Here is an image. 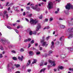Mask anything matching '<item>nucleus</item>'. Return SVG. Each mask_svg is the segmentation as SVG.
I'll list each match as a JSON object with an SVG mask.
<instances>
[{
  "label": "nucleus",
  "mask_w": 73,
  "mask_h": 73,
  "mask_svg": "<svg viewBox=\"0 0 73 73\" xmlns=\"http://www.w3.org/2000/svg\"><path fill=\"white\" fill-rule=\"evenodd\" d=\"M73 28L72 27L68 29V31L69 33V36L68 37V38L70 39L73 37V31H72Z\"/></svg>",
  "instance_id": "f257e3e1"
},
{
  "label": "nucleus",
  "mask_w": 73,
  "mask_h": 73,
  "mask_svg": "<svg viewBox=\"0 0 73 73\" xmlns=\"http://www.w3.org/2000/svg\"><path fill=\"white\" fill-rule=\"evenodd\" d=\"M44 38H45V36H44L42 37V39L40 40V42H43L42 44V46H45V48H46L48 46V44H46V42H44L45 40H44Z\"/></svg>",
  "instance_id": "f03ea898"
},
{
  "label": "nucleus",
  "mask_w": 73,
  "mask_h": 73,
  "mask_svg": "<svg viewBox=\"0 0 73 73\" xmlns=\"http://www.w3.org/2000/svg\"><path fill=\"white\" fill-rule=\"evenodd\" d=\"M73 6L71 5L70 3H68L67 5L66 6V9H73Z\"/></svg>",
  "instance_id": "7ed1b4c3"
},
{
  "label": "nucleus",
  "mask_w": 73,
  "mask_h": 73,
  "mask_svg": "<svg viewBox=\"0 0 73 73\" xmlns=\"http://www.w3.org/2000/svg\"><path fill=\"white\" fill-rule=\"evenodd\" d=\"M47 8H48V10H50V9L53 8V3L52 2H50L48 4Z\"/></svg>",
  "instance_id": "20e7f679"
},
{
  "label": "nucleus",
  "mask_w": 73,
  "mask_h": 73,
  "mask_svg": "<svg viewBox=\"0 0 73 73\" xmlns=\"http://www.w3.org/2000/svg\"><path fill=\"white\" fill-rule=\"evenodd\" d=\"M0 40L1 42L3 44H5L6 42H7V44H9L10 43V42L8 40H7V41L5 39L3 40L2 39H0Z\"/></svg>",
  "instance_id": "39448f33"
},
{
  "label": "nucleus",
  "mask_w": 73,
  "mask_h": 73,
  "mask_svg": "<svg viewBox=\"0 0 73 73\" xmlns=\"http://www.w3.org/2000/svg\"><path fill=\"white\" fill-rule=\"evenodd\" d=\"M30 23L33 25H35L37 23V21H36L32 19H30Z\"/></svg>",
  "instance_id": "423d86ee"
},
{
  "label": "nucleus",
  "mask_w": 73,
  "mask_h": 73,
  "mask_svg": "<svg viewBox=\"0 0 73 73\" xmlns=\"http://www.w3.org/2000/svg\"><path fill=\"white\" fill-rule=\"evenodd\" d=\"M40 28H41V24L39 23H38L37 25L36 29V31H38Z\"/></svg>",
  "instance_id": "0eeeda50"
},
{
  "label": "nucleus",
  "mask_w": 73,
  "mask_h": 73,
  "mask_svg": "<svg viewBox=\"0 0 73 73\" xmlns=\"http://www.w3.org/2000/svg\"><path fill=\"white\" fill-rule=\"evenodd\" d=\"M32 8L33 9L35 10L36 11H40V8H38L37 7H35L34 6H32Z\"/></svg>",
  "instance_id": "6e6552de"
},
{
  "label": "nucleus",
  "mask_w": 73,
  "mask_h": 73,
  "mask_svg": "<svg viewBox=\"0 0 73 73\" xmlns=\"http://www.w3.org/2000/svg\"><path fill=\"white\" fill-rule=\"evenodd\" d=\"M49 62L50 64H51V65L53 64L52 66H56V64L55 63V61H52V60H49Z\"/></svg>",
  "instance_id": "1a4fd4ad"
},
{
  "label": "nucleus",
  "mask_w": 73,
  "mask_h": 73,
  "mask_svg": "<svg viewBox=\"0 0 73 73\" xmlns=\"http://www.w3.org/2000/svg\"><path fill=\"white\" fill-rule=\"evenodd\" d=\"M28 31L29 32V34L31 36H32V34H33V32L30 29H27Z\"/></svg>",
  "instance_id": "9d476101"
},
{
  "label": "nucleus",
  "mask_w": 73,
  "mask_h": 73,
  "mask_svg": "<svg viewBox=\"0 0 73 73\" xmlns=\"http://www.w3.org/2000/svg\"><path fill=\"white\" fill-rule=\"evenodd\" d=\"M51 49H53V48H54V42L52 41L51 42Z\"/></svg>",
  "instance_id": "9b49d317"
},
{
  "label": "nucleus",
  "mask_w": 73,
  "mask_h": 73,
  "mask_svg": "<svg viewBox=\"0 0 73 73\" xmlns=\"http://www.w3.org/2000/svg\"><path fill=\"white\" fill-rule=\"evenodd\" d=\"M64 67L62 66H59L58 68V70L59 71L60 70V69L61 70L62 69H63Z\"/></svg>",
  "instance_id": "f8f14e48"
},
{
  "label": "nucleus",
  "mask_w": 73,
  "mask_h": 73,
  "mask_svg": "<svg viewBox=\"0 0 73 73\" xmlns=\"http://www.w3.org/2000/svg\"><path fill=\"white\" fill-rule=\"evenodd\" d=\"M31 39L30 38H29L27 39H26L24 40V42H29V41H31Z\"/></svg>",
  "instance_id": "ddd939ff"
},
{
  "label": "nucleus",
  "mask_w": 73,
  "mask_h": 73,
  "mask_svg": "<svg viewBox=\"0 0 73 73\" xmlns=\"http://www.w3.org/2000/svg\"><path fill=\"white\" fill-rule=\"evenodd\" d=\"M60 57L62 59H64L65 58V55L62 54L60 55Z\"/></svg>",
  "instance_id": "4468645a"
},
{
  "label": "nucleus",
  "mask_w": 73,
  "mask_h": 73,
  "mask_svg": "<svg viewBox=\"0 0 73 73\" xmlns=\"http://www.w3.org/2000/svg\"><path fill=\"white\" fill-rule=\"evenodd\" d=\"M18 58V59H19V60L21 61H22L23 60V59L24 58H23V56H21V58L20 56H19Z\"/></svg>",
  "instance_id": "2eb2a0df"
},
{
  "label": "nucleus",
  "mask_w": 73,
  "mask_h": 73,
  "mask_svg": "<svg viewBox=\"0 0 73 73\" xmlns=\"http://www.w3.org/2000/svg\"><path fill=\"white\" fill-rule=\"evenodd\" d=\"M64 12L65 13V14H66V15H69V11L67 10H65L64 11Z\"/></svg>",
  "instance_id": "dca6fc26"
},
{
  "label": "nucleus",
  "mask_w": 73,
  "mask_h": 73,
  "mask_svg": "<svg viewBox=\"0 0 73 73\" xmlns=\"http://www.w3.org/2000/svg\"><path fill=\"white\" fill-rule=\"evenodd\" d=\"M53 53V51L52 50H50L48 51V56H50V54H52Z\"/></svg>",
  "instance_id": "f3484780"
},
{
  "label": "nucleus",
  "mask_w": 73,
  "mask_h": 73,
  "mask_svg": "<svg viewBox=\"0 0 73 73\" xmlns=\"http://www.w3.org/2000/svg\"><path fill=\"white\" fill-rule=\"evenodd\" d=\"M14 65L16 68H20V64H14Z\"/></svg>",
  "instance_id": "a211bd4d"
},
{
  "label": "nucleus",
  "mask_w": 73,
  "mask_h": 73,
  "mask_svg": "<svg viewBox=\"0 0 73 73\" xmlns=\"http://www.w3.org/2000/svg\"><path fill=\"white\" fill-rule=\"evenodd\" d=\"M28 62L29 63H27V64L26 65V66L27 67L28 66H29V65L30 64L31 62V60H29L28 61Z\"/></svg>",
  "instance_id": "6ab92c4d"
},
{
  "label": "nucleus",
  "mask_w": 73,
  "mask_h": 73,
  "mask_svg": "<svg viewBox=\"0 0 73 73\" xmlns=\"http://www.w3.org/2000/svg\"><path fill=\"white\" fill-rule=\"evenodd\" d=\"M67 48L69 50H70L71 52H72L73 51V48H72L71 47H68Z\"/></svg>",
  "instance_id": "aec40b11"
},
{
  "label": "nucleus",
  "mask_w": 73,
  "mask_h": 73,
  "mask_svg": "<svg viewBox=\"0 0 73 73\" xmlns=\"http://www.w3.org/2000/svg\"><path fill=\"white\" fill-rule=\"evenodd\" d=\"M60 27L61 29H64L65 26L63 25H60Z\"/></svg>",
  "instance_id": "412c9836"
},
{
  "label": "nucleus",
  "mask_w": 73,
  "mask_h": 73,
  "mask_svg": "<svg viewBox=\"0 0 73 73\" xmlns=\"http://www.w3.org/2000/svg\"><path fill=\"white\" fill-rule=\"evenodd\" d=\"M29 53L31 56H32V55L34 54V53H33L32 51H30L29 52Z\"/></svg>",
  "instance_id": "4be33fe9"
},
{
  "label": "nucleus",
  "mask_w": 73,
  "mask_h": 73,
  "mask_svg": "<svg viewBox=\"0 0 73 73\" xmlns=\"http://www.w3.org/2000/svg\"><path fill=\"white\" fill-rule=\"evenodd\" d=\"M33 60H34V61L32 63L33 64H35V63H36V62H37V60L34 59Z\"/></svg>",
  "instance_id": "5701e85b"
},
{
  "label": "nucleus",
  "mask_w": 73,
  "mask_h": 73,
  "mask_svg": "<svg viewBox=\"0 0 73 73\" xmlns=\"http://www.w3.org/2000/svg\"><path fill=\"white\" fill-rule=\"evenodd\" d=\"M45 69H46L45 68L42 69V70H41L40 72V73H42V72H44V71H45Z\"/></svg>",
  "instance_id": "b1692460"
},
{
  "label": "nucleus",
  "mask_w": 73,
  "mask_h": 73,
  "mask_svg": "<svg viewBox=\"0 0 73 73\" xmlns=\"http://www.w3.org/2000/svg\"><path fill=\"white\" fill-rule=\"evenodd\" d=\"M20 52H24V50L23 48H21L20 50Z\"/></svg>",
  "instance_id": "393cba45"
},
{
  "label": "nucleus",
  "mask_w": 73,
  "mask_h": 73,
  "mask_svg": "<svg viewBox=\"0 0 73 73\" xmlns=\"http://www.w3.org/2000/svg\"><path fill=\"white\" fill-rule=\"evenodd\" d=\"M13 60H17V58H16V57H13Z\"/></svg>",
  "instance_id": "a878e982"
},
{
  "label": "nucleus",
  "mask_w": 73,
  "mask_h": 73,
  "mask_svg": "<svg viewBox=\"0 0 73 73\" xmlns=\"http://www.w3.org/2000/svg\"><path fill=\"white\" fill-rule=\"evenodd\" d=\"M13 9H14L15 10V11H17V7H15V6H14L13 7Z\"/></svg>",
  "instance_id": "bb28decb"
},
{
  "label": "nucleus",
  "mask_w": 73,
  "mask_h": 73,
  "mask_svg": "<svg viewBox=\"0 0 73 73\" xmlns=\"http://www.w3.org/2000/svg\"><path fill=\"white\" fill-rule=\"evenodd\" d=\"M44 62H41L40 63V66H42L43 65V64H44Z\"/></svg>",
  "instance_id": "cd10ccee"
},
{
  "label": "nucleus",
  "mask_w": 73,
  "mask_h": 73,
  "mask_svg": "<svg viewBox=\"0 0 73 73\" xmlns=\"http://www.w3.org/2000/svg\"><path fill=\"white\" fill-rule=\"evenodd\" d=\"M32 14H30L28 15V17H32Z\"/></svg>",
  "instance_id": "c85d7f7f"
},
{
  "label": "nucleus",
  "mask_w": 73,
  "mask_h": 73,
  "mask_svg": "<svg viewBox=\"0 0 73 73\" xmlns=\"http://www.w3.org/2000/svg\"><path fill=\"white\" fill-rule=\"evenodd\" d=\"M36 33H37L36 31H34L33 32V35H36Z\"/></svg>",
  "instance_id": "c756f323"
},
{
  "label": "nucleus",
  "mask_w": 73,
  "mask_h": 73,
  "mask_svg": "<svg viewBox=\"0 0 73 73\" xmlns=\"http://www.w3.org/2000/svg\"><path fill=\"white\" fill-rule=\"evenodd\" d=\"M39 18L40 19H42V15H41L39 17Z\"/></svg>",
  "instance_id": "7c9ffc66"
},
{
  "label": "nucleus",
  "mask_w": 73,
  "mask_h": 73,
  "mask_svg": "<svg viewBox=\"0 0 73 73\" xmlns=\"http://www.w3.org/2000/svg\"><path fill=\"white\" fill-rule=\"evenodd\" d=\"M7 28H8V29H12V28L11 27L9 26H7Z\"/></svg>",
  "instance_id": "2f4dec72"
},
{
  "label": "nucleus",
  "mask_w": 73,
  "mask_h": 73,
  "mask_svg": "<svg viewBox=\"0 0 73 73\" xmlns=\"http://www.w3.org/2000/svg\"><path fill=\"white\" fill-rule=\"evenodd\" d=\"M34 40H33L31 42V44H33L34 43Z\"/></svg>",
  "instance_id": "473e14b6"
},
{
  "label": "nucleus",
  "mask_w": 73,
  "mask_h": 73,
  "mask_svg": "<svg viewBox=\"0 0 73 73\" xmlns=\"http://www.w3.org/2000/svg\"><path fill=\"white\" fill-rule=\"evenodd\" d=\"M52 20H53V18H52V17H50V18L49 21H52Z\"/></svg>",
  "instance_id": "72a5a7b5"
},
{
  "label": "nucleus",
  "mask_w": 73,
  "mask_h": 73,
  "mask_svg": "<svg viewBox=\"0 0 73 73\" xmlns=\"http://www.w3.org/2000/svg\"><path fill=\"white\" fill-rule=\"evenodd\" d=\"M40 54V52H36V54L37 55H38V54Z\"/></svg>",
  "instance_id": "f704fd0d"
},
{
  "label": "nucleus",
  "mask_w": 73,
  "mask_h": 73,
  "mask_svg": "<svg viewBox=\"0 0 73 73\" xmlns=\"http://www.w3.org/2000/svg\"><path fill=\"white\" fill-rule=\"evenodd\" d=\"M11 52L13 53H16V52L14 50H12L11 51Z\"/></svg>",
  "instance_id": "c9c22d12"
},
{
  "label": "nucleus",
  "mask_w": 73,
  "mask_h": 73,
  "mask_svg": "<svg viewBox=\"0 0 73 73\" xmlns=\"http://www.w3.org/2000/svg\"><path fill=\"white\" fill-rule=\"evenodd\" d=\"M65 19H62L61 18H60L59 19V20H65Z\"/></svg>",
  "instance_id": "e433bc0d"
},
{
  "label": "nucleus",
  "mask_w": 73,
  "mask_h": 73,
  "mask_svg": "<svg viewBox=\"0 0 73 73\" xmlns=\"http://www.w3.org/2000/svg\"><path fill=\"white\" fill-rule=\"evenodd\" d=\"M5 15L6 16V18H8L9 17V16H8V15L7 14H6V15Z\"/></svg>",
  "instance_id": "4c0bfd02"
},
{
  "label": "nucleus",
  "mask_w": 73,
  "mask_h": 73,
  "mask_svg": "<svg viewBox=\"0 0 73 73\" xmlns=\"http://www.w3.org/2000/svg\"><path fill=\"white\" fill-rule=\"evenodd\" d=\"M26 9L27 10H29V9H30V7H26Z\"/></svg>",
  "instance_id": "58836bf2"
},
{
  "label": "nucleus",
  "mask_w": 73,
  "mask_h": 73,
  "mask_svg": "<svg viewBox=\"0 0 73 73\" xmlns=\"http://www.w3.org/2000/svg\"><path fill=\"white\" fill-rule=\"evenodd\" d=\"M24 19H25V20L27 21V22H29V20H28V19L26 18H25Z\"/></svg>",
  "instance_id": "ea45409f"
},
{
  "label": "nucleus",
  "mask_w": 73,
  "mask_h": 73,
  "mask_svg": "<svg viewBox=\"0 0 73 73\" xmlns=\"http://www.w3.org/2000/svg\"><path fill=\"white\" fill-rule=\"evenodd\" d=\"M49 37H50V36H48L46 37V40H48Z\"/></svg>",
  "instance_id": "a19ab883"
},
{
  "label": "nucleus",
  "mask_w": 73,
  "mask_h": 73,
  "mask_svg": "<svg viewBox=\"0 0 73 73\" xmlns=\"http://www.w3.org/2000/svg\"><path fill=\"white\" fill-rule=\"evenodd\" d=\"M69 70L70 71L71 70V71H73V68H69Z\"/></svg>",
  "instance_id": "79ce46f5"
},
{
  "label": "nucleus",
  "mask_w": 73,
  "mask_h": 73,
  "mask_svg": "<svg viewBox=\"0 0 73 73\" xmlns=\"http://www.w3.org/2000/svg\"><path fill=\"white\" fill-rule=\"evenodd\" d=\"M7 11H5L4 12H3V13L4 14V15H6V14H7Z\"/></svg>",
  "instance_id": "37998d69"
},
{
  "label": "nucleus",
  "mask_w": 73,
  "mask_h": 73,
  "mask_svg": "<svg viewBox=\"0 0 73 73\" xmlns=\"http://www.w3.org/2000/svg\"><path fill=\"white\" fill-rule=\"evenodd\" d=\"M19 41H20L21 40V36L19 35Z\"/></svg>",
  "instance_id": "c03bdc74"
},
{
  "label": "nucleus",
  "mask_w": 73,
  "mask_h": 73,
  "mask_svg": "<svg viewBox=\"0 0 73 73\" xmlns=\"http://www.w3.org/2000/svg\"><path fill=\"white\" fill-rule=\"evenodd\" d=\"M3 55H2V54H0V58H2Z\"/></svg>",
  "instance_id": "a18cd8bd"
},
{
  "label": "nucleus",
  "mask_w": 73,
  "mask_h": 73,
  "mask_svg": "<svg viewBox=\"0 0 73 73\" xmlns=\"http://www.w3.org/2000/svg\"><path fill=\"white\" fill-rule=\"evenodd\" d=\"M13 45H10L9 46V48H13Z\"/></svg>",
  "instance_id": "49530a36"
},
{
  "label": "nucleus",
  "mask_w": 73,
  "mask_h": 73,
  "mask_svg": "<svg viewBox=\"0 0 73 73\" xmlns=\"http://www.w3.org/2000/svg\"><path fill=\"white\" fill-rule=\"evenodd\" d=\"M9 2H7L6 3V6H8V4H9Z\"/></svg>",
  "instance_id": "de8ad7c7"
},
{
  "label": "nucleus",
  "mask_w": 73,
  "mask_h": 73,
  "mask_svg": "<svg viewBox=\"0 0 73 73\" xmlns=\"http://www.w3.org/2000/svg\"><path fill=\"white\" fill-rule=\"evenodd\" d=\"M0 49H1V50H3V47L1 46Z\"/></svg>",
  "instance_id": "09e8293b"
},
{
  "label": "nucleus",
  "mask_w": 73,
  "mask_h": 73,
  "mask_svg": "<svg viewBox=\"0 0 73 73\" xmlns=\"http://www.w3.org/2000/svg\"><path fill=\"white\" fill-rule=\"evenodd\" d=\"M15 32H16L17 33H19V32H18V31L17 30L15 29Z\"/></svg>",
  "instance_id": "8fccbe9b"
},
{
  "label": "nucleus",
  "mask_w": 73,
  "mask_h": 73,
  "mask_svg": "<svg viewBox=\"0 0 73 73\" xmlns=\"http://www.w3.org/2000/svg\"><path fill=\"white\" fill-rule=\"evenodd\" d=\"M31 71V69H29L28 70V72H30Z\"/></svg>",
  "instance_id": "3c124183"
},
{
  "label": "nucleus",
  "mask_w": 73,
  "mask_h": 73,
  "mask_svg": "<svg viewBox=\"0 0 73 73\" xmlns=\"http://www.w3.org/2000/svg\"><path fill=\"white\" fill-rule=\"evenodd\" d=\"M50 28V27H49L48 26L46 27V28L47 29H49Z\"/></svg>",
  "instance_id": "603ef678"
},
{
  "label": "nucleus",
  "mask_w": 73,
  "mask_h": 73,
  "mask_svg": "<svg viewBox=\"0 0 73 73\" xmlns=\"http://www.w3.org/2000/svg\"><path fill=\"white\" fill-rule=\"evenodd\" d=\"M48 19H45V21H46V22H48Z\"/></svg>",
  "instance_id": "864d4df0"
},
{
  "label": "nucleus",
  "mask_w": 73,
  "mask_h": 73,
  "mask_svg": "<svg viewBox=\"0 0 73 73\" xmlns=\"http://www.w3.org/2000/svg\"><path fill=\"white\" fill-rule=\"evenodd\" d=\"M31 46V44H29V46L28 47V48H29V47H30Z\"/></svg>",
  "instance_id": "5fc2aeb1"
},
{
  "label": "nucleus",
  "mask_w": 73,
  "mask_h": 73,
  "mask_svg": "<svg viewBox=\"0 0 73 73\" xmlns=\"http://www.w3.org/2000/svg\"><path fill=\"white\" fill-rule=\"evenodd\" d=\"M26 14H25V12H24L23 13V16H25Z\"/></svg>",
  "instance_id": "6e6d98bb"
},
{
  "label": "nucleus",
  "mask_w": 73,
  "mask_h": 73,
  "mask_svg": "<svg viewBox=\"0 0 73 73\" xmlns=\"http://www.w3.org/2000/svg\"><path fill=\"white\" fill-rule=\"evenodd\" d=\"M35 46H38V43H36L35 44Z\"/></svg>",
  "instance_id": "4d7b16f0"
},
{
  "label": "nucleus",
  "mask_w": 73,
  "mask_h": 73,
  "mask_svg": "<svg viewBox=\"0 0 73 73\" xmlns=\"http://www.w3.org/2000/svg\"><path fill=\"white\" fill-rule=\"evenodd\" d=\"M17 23H20V20H18L17 21Z\"/></svg>",
  "instance_id": "13d9d810"
},
{
  "label": "nucleus",
  "mask_w": 73,
  "mask_h": 73,
  "mask_svg": "<svg viewBox=\"0 0 73 73\" xmlns=\"http://www.w3.org/2000/svg\"><path fill=\"white\" fill-rule=\"evenodd\" d=\"M20 72L19 71H17L16 72H15V73H20Z\"/></svg>",
  "instance_id": "bf43d9fd"
},
{
  "label": "nucleus",
  "mask_w": 73,
  "mask_h": 73,
  "mask_svg": "<svg viewBox=\"0 0 73 73\" xmlns=\"http://www.w3.org/2000/svg\"><path fill=\"white\" fill-rule=\"evenodd\" d=\"M58 1V2H60L61 1V0H56V1Z\"/></svg>",
  "instance_id": "052dcab7"
},
{
  "label": "nucleus",
  "mask_w": 73,
  "mask_h": 73,
  "mask_svg": "<svg viewBox=\"0 0 73 73\" xmlns=\"http://www.w3.org/2000/svg\"><path fill=\"white\" fill-rule=\"evenodd\" d=\"M48 68H49L50 67H51V66L49 65H48Z\"/></svg>",
  "instance_id": "680f3d73"
},
{
  "label": "nucleus",
  "mask_w": 73,
  "mask_h": 73,
  "mask_svg": "<svg viewBox=\"0 0 73 73\" xmlns=\"http://www.w3.org/2000/svg\"><path fill=\"white\" fill-rule=\"evenodd\" d=\"M20 27V26H18L17 27V29H19V28Z\"/></svg>",
  "instance_id": "e2e57ef3"
},
{
  "label": "nucleus",
  "mask_w": 73,
  "mask_h": 73,
  "mask_svg": "<svg viewBox=\"0 0 73 73\" xmlns=\"http://www.w3.org/2000/svg\"><path fill=\"white\" fill-rule=\"evenodd\" d=\"M42 49V48L41 47H40V50H41Z\"/></svg>",
  "instance_id": "0e129e2a"
},
{
  "label": "nucleus",
  "mask_w": 73,
  "mask_h": 73,
  "mask_svg": "<svg viewBox=\"0 0 73 73\" xmlns=\"http://www.w3.org/2000/svg\"><path fill=\"white\" fill-rule=\"evenodd\" d=\"M64 62H68V60H65L64 61Z\"/></svg>",
  "instance_id": "69168bd1"
},
{
  "label": "nucleus",
  "mask_w": 73,
  "mask_h": 73,
  "mask_svg": "<svg viewBox=\"0 0 73 73\" xmlns=\"http://www.w3.org/2000/svg\"><path fill=\"white\" fill-rule=\"evenodd\" d=\"M31 3L29 2V3L27 4V5H30V3Z\"/></svg>",
  "instance_id": "338daca9"
},
{
  "label": "nucleus",
  "mask_w": 73,
  "mask_h": 73,
  "mask_svg": "<svg viewBox=\"0 0 73 73\" xmlns=\"http://www.w3.org/2000/svg\"><path fill=\"white\" fill-rule=\"evenodd\" d=\"M55 13L56 14V13H58V11H56L55 12Z\"/></svg>",
  "instance_id": "774afa93"
}]
</instances>
